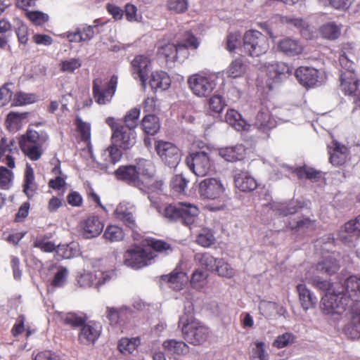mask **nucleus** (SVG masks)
<instances>
[{
	"label": "nucleus",
	"mask_w": 360,
	"mask_h": 360,
	"mask_svg": "<svg viewBox=\"0 0 360 360\" xmlns=\"http://www.w3.org/2000/svg\"><path fill=\"white\" fill-rule=\"evenodd\" d=\"M140 109L134 108L129 110L124 116V127L135 129L138 125L139 118L140 117Z\"/></svg>",
	"instance_id": "nucleus-59"
},
{
	"label": "nucleus",
	"mask_w": 360,
	"mask_h": 360,
	"mask_svg": "<svg viewBox=\"0 0 360 360\" xmlns=\"http://www.w3.org/2000/svg\"><path fill=\"white\" fill-rule=\"evenodd\" d=\"M13 84L6 83L0 87V107L9 103L13 96Z\"/></svg>",
	"instance_id": "nucleus-61"
},
{
	"label": "nucleus",
	"mask_w": 360,
	"mask_h": 360,
	"mask_svg": "<svg viewBox=\"0 0 360 360\" xmlns=\"http://www.w3.org/2000/svg\"><path fill=\"white\" fill-rule=\"evenodd\" d=\"M214 270L219 276L226 278H232L236 274L235 269L223 259H218Z\"/></svg>",
	"instance_id": "nucleus-56"
},
{
	"label": "nucleus",
	"mask_w": 360,
	"mask_h": 360,
	"mask_svg": "<svg viewBox=\"0 0 360 360\" xmlns=\"http://www.w3.org/2000/svg\"><path fill=\"white\" fill-rule=\"evenodd\" d=\"M246 148L243 144L234 146L221 148L219 150V155L228 162H236L245 158Z\"/></svg>",
	"instance_id": "nucleus-33"
},
{
	"label": "nucleus",
	"mask_w": 360,
	"mask_h": 360,
	"mask_svg": "<svg viewBox=\"0 0 360 360\" xmlns=\"http://www.w3.org/2000/svg\"><path fill=\"white\" fill-rule=\"evenodd\" d=\"M188 181L182 175L174 176L171 181V188L174 191L181 193L185 191Z\"/></svg>",
	"instance_id": "nucleus-64"
},
{
	"label": "nucleus",
	"mask_w": 360,
	"mask_h": 360,
	"mask_svg": "<svg viewBox=\"0 0 360 360\" xmlns=\"http://www.w3.org/2000/svg\"><path fill=\"white\" fill-rule=\"evenodd\" d=\"M181 51H184V56L188 54L186 45L168 43L158 47V54L164 57L167 61L174 62L179 58L178 55L181 54Z\"/></svg>",
	"instance_id": "nucleus-30"
},
{
	"label": "nucleus",
	"mask_w": 360,
	"mask_h": 360,
	"mask_svg": "<svg viewBox=\"0 0 360 360\" xmlns=\"http://www.w3.org/2000/svg\"><path fill=\"white\" fill-rule=\"evenodd\" d=\"M68 274V270L65 267L60 266L57 268L50 282L51 288L53 290L63 287L66 283Z\"/></svg>",
	"instance_id": "nucleus-53"
},
{
	"label": "nucleus",
	"mask_w": 360,
	"mask_h": 360,
	"mask_svg": "<svg viewBox=\"0 0 360 360\" xmlns=\"http://www.w3.org/2000/svg\"><path fill=\"white\" fill-rule=\"evenodd\" d=\"M155 257L153 252L149 249L134 247L124 253V263L127 266L138 269L150 264Z\"/></svg>",
	"instance_id": "nucleus-9"
},
{
	"label": "nucleus",
	"mask_w": 360,
	"mask_h": 360,
	"mask_svg": "<svg viewBox=\"0 0 360 360\" xmlns=\"http://www.w3.org/2000/svg\"><path fill=\"white\" fill-rule=\"evenodd\" d=\"M186 162L188 168L198 176H205L214 169L213 162L204 151L191 153Z\"/></svg>",
	"instance_id": "nucleus-10"
},
{
	"label": "nucleus",
	"mask_w": 360,
	"mask_h": 360,
	"mask_svg": "<svg viewBox=\"0 0 360 360\" xmlns=\"http://www.w3.org/2000/svg\"><path fill=\"white\" fill-rule=\"evenodd\" d=\"M193 312V303L188 302L184 314L179 317L178 325L184 339L191 345L199 346L209 340L211 330L204 323L195 319Z\"/></svg>",
	"instance_id": "nucleus-1"
},
{
	"label": "nucleus",
	"mask_w": 360,
	"mask_h": 360,
	"mask_svg": "<svg viewBox=\"0 0 360 360\" xmlns=\"http://www.w3.org/2000/svg\"><path fill=\"white\" fill-rule=\"evenodd\" d=\"M208 274L202 269H198L191 275V286L196 290H201L207 283Z\"/></svg>",
	"instance_id": "nucleus-48"
},
{
	"label": "nucleus",
	"mask_w": 360,
	"mask_h": 360,
	"mask_svg": "<svg viewBox=\"0 0 360 360\" xmlns=\"http://www.w3.org/2000/svg\"><path fill=\"white\" fill-rule=\"evenodd\" d=\"M56 245L44 235L38 236L34 241V247L45 252H52L56 250Z\"/></svg>",
	"instance_id": "nucleus-58"
},
{
	"label": "nucleus",
	"mask_w": 360,
	"mask_h": 360,
	"mask_svg": "<svg viewBox=\"0 0 360 360\" xmlns=\"http://www.w3.org/2000/svg\"><path fill=\"white\" fill-rule=\"evenodd\" d=\"M195 261L209 270L214 271L218 259L207 252H199L195 255Z\"/></svg>",
	"instance_id": "nucleus-54"
},
{
	"label": "nucleus",
	"mask_w": 360,
	"mask_h": 360,
	"mask_svg": "<svg viewBox=\"0 0 360 360\" xmlns=\"http://www.w3.org/2000/svg\"><path fill=\"white\" fill-rule=\"evenodd\" d=\"M141 345V339L136 338H122L119 340L118 349L122 354H132Z\"/></svg>",
	"instance_id": "nucleus-47"
},
{
	"label": "nucleus",
	"mask_w": 360,
	"mask_h": 360,
	"mask_svg": "<svg viewBox=\"0 0 360 360\" xmlns=\"http://www.w3.org/2000/svg\"><path fill=\"white\" fill-rule=\"evenodd\" d=\"M103 224L97 216H90L81 223L83 235L86 238L98 236L103 229Z\"/></svg>",
	"instance_id": "nucleus-27"
},
{
	"label": "nucleus",
	"mask_w": 360,
	"mask_h": 360,
	"mask_svg": "<svg viewBox=\"0 0 360 360\" xmlns=\"http://www.w3.org/2000/svg\"><path fill=\"white\" fill-rule=\"evenodd\" d=\"M225 191V186L219 178H206L199 184V194L203 199H218L223 195Z\"/></svg>",
	"instance_id": "nucleus-13"
},
{
	"label": "nucleus",
	"mask_w": 360,
	"mask_h": 360,
	"mask_svg": "<svg viewBox=\"0 0 360 360\" xmlns=\"http://www.w3.org/2000/svg\"><path fill=\"white\" fill-rule=\"evenodd\" d=\"M215 238L212 231L208 229H202L198 233L196 243L204 248H208L213 245Z\"/></svg>",
	"instance_id": "nucleus-57"
},
{
	"label": "nucleus",
	"mask_w": 360,
	"mask_h": 360,
	"mask_svg": "<svg viewBox=\"0 0 360 360\" xmlns=\"http://www.w3.org/2000/svg\"><path fill=\"white\" fill-rule=\"evenodd\" d=\"M278 49L287 56H294L302 53L304 47L297 40L285 37L281 39L277 44Z\"/></svg>",
	"instance_id": "nucleus-34"
},
{
	"label": "nucleus",
	"mask_w": 360,
	"mask_h": 360,
	"mask_svg": "<svg viewBox=\"0 0 360 360\" xmlns=\"http://www.w3.org/2000/svg\"><path fill=\"white\" fill-rule=\"evenodd\" d=\"M320 33L323 38L334 40L340 35L341 27L333 22H329L320 27Z\"/></svg>",
	"instance_id": "nucleus-50"
},
{
	"label": "nucleus",
	"mask_w": 360,
	"mask_h": 360,
	"mask_svg": "<svg viewBox=\"0 0 360 360\" xmlns=\"http://www.w3.org/2000/svg\"><path fill=\"white\" fill-rule=\"evenodd\" d=\"M141 126L144 132L150 135L155 134L160 127L158 117L153 114L144 116Z\"/></svg>",
	"instance_id": "nucleus-45"
},
{
	"label": "nucleus",
	"mask_w": 360,
	"mask_h": 360,
	"mask_svg": "<svg viewBox=\"0 0 360 360\" xmlns=\"http://www.w3.org/2000/svg\"><path fill=\"white\" fill-rule=\"evenodd\" d=\"M157 211L171 221H181L186 226L194 224L199 215L198 207L188 202L157 206Z\"/></svg>",
	"instance_id": "nucleus-3"
},
{
	"label": "nucleus",
	"mask_w": 360,
	"mask_h": 360,
	"mask_svg": "<svg viewBox=\"0 0 360 360\" xmlns=\"http://www.w3.org/2000/svg\"><path fill=\"white\" fill-rule=\"evenodd\" d=\"M155 150L161 160L169 167H176L181 160L179 149L172 143L164 141L155 142Z\"/></svg>",
	"instance_id": "nucleus-12"
},
{
	"label": "nucleus",
	"mask_w": 360,
	"mask_h": 360,
	"mask_svg": "<svg viewBox=\"0 0 360 360\" xmlns=\"http://www.w3.org/2000/svg\"><path fill=\"white\" fill-rule=\"evenodd\" d=\"M115 174L117 179L143 190L144 181L148 184L152 180L153 164L149 160H141L136 165L120 166Z\"/></svg>",
	"instance_id": "nucleus-2"
},
{
	"label": "nucleus",
	"mask_w": 360,
	"mask_h": 360,
	"mask_svg": "<svg viewBox=\"0 0 360 360\" xmlns=\"http://www.w3.org/2000/svg\"><path fill=\"white\" fill-rule=\"evenodd\" d=\"M338 289L342 293L348 297V302L351 305V314L353 315V309L359 305L360 307V276H351L343 283L340 284Z\"/></svg>",
	"instance_id": "nucleus-14"
},
{
	"label": "nucleus",
	"mask_w": 360,
	"mask_h": 360,
	"mask_svg": "<svg viewBox=\"0 0 360 360\" xmlns=\"http://www.w3.org/2000/svg\"><path fill=\"white\" fill-rule=\"evenodd\" d=\"M163 348L170 354L185 355L189 351L188 345L182 340L169 339L164 341Z\"/></svg>",
	"instance_id": "nucleus-41"
},
{
	"label": "nucleus",
	"mask_w": 360,
	"mask_h": 360,
	"mask_svg": "<svg viewBox=\"0 0 360 360\" xmlns=\"http://www.w3.org/2000/svg\"><path fill=\"white\" fill-rule=\"evenodd\" d=\"M340 269V264L335 257V254L324 258L318 262L315 266L311 268L314 273L322 274L326 275H333Z\"/></svg>",
	"instance_id": "nucleus-29"
},
{
	"label": "nucleus",
	"mask_w": 360,
	"mask_h": 360,
	"mask_svg": "<svg viewBox=\"0 0 360 360\" xmlns=\"http://www.w3.org/2000/svg\"><path fill=\"white\" fill-rule=\"evenodd\" d=\"M162 280L167 282L173 290L179 291L187 283L188 277L185 272L175 269L169 274L162 276Z\"/></svg>",
	"instance_id": "nucleus-35"
},
{
	"label": "nucleus",
	"mask_w": 360,
	"mask_h": 360,
	"mask_svg": "<svg viewBox=\"0 0 360 360\" xmlns=\"http://www.w3.org/2000/svg\"><path fill=\"white\" fill-rule=\"evenodd\" d=\"M244 52L250 56L258 57L267 52L269 44L266 36L256 30H250L245 32L243 37Z\"/></svg>",
	"instance_id": "nucleus-6"
},
{
	"label": "nucleus",
	"mask_w": 360,
	"mask_h": 360,
	"mask_svg": "<svg viewBox=\"0 0 360 360\" xmlns=\"http://www.w3.org/2000/svg\"><path fill=\"white\" fill-rule=\"evenodd\" d=\"M318 274H319L316 272L314 273L313 271L309 270L304 275L303 281L308 282L314 288L321 291H325L326 293L333 292V290L338 289V287H340V284H336L333 286L330 281L321 278Z\"/></svg>",
	"instance_id": "nucleus-32"
},
{
	"label": "nucleus",
	"mask_w": 360,
	"mask_h": 360,
	"mask_svg": "<svg viewBox=\"0 0 360 360\" xmlns=\"http://www.w3.org/2000/svg\"><path fill=\"white\" fill-rule=\"evenodd\" d=\"M131 71L133 77L139 78L143 87L146 85L148 74L151 70V60L148 55L141 54L134 57L131 62Z\"/></svg>",
	"instance_id": "nucleus-15"
},
{
	"label": "nucleus",
	"mask_w": 360,
	"mask_h": 360,
	"mask_svg": "<svg viewBox=\"0 0 360 360\" xmlns=\"http://www.w3.org/2000/svg\"><path fill=\"white\" fill-rule=\"evenodd\" d=\"M144 189L141 190L143 192H146L148 194V199L150 200L152 205L157 210V206H160L158 202L154 199L152 194L157 193L160 194L162 191V182L161 181H157L154 179V167L153 166V176L152 180L148 183L144 181Z\"/></svg>",
	"instance_id": "nucleus-42"
},
{
	"label": "nucleus",
	"mask_w": 360,
	"mask_h": 360,
	"mask_svg": "<svg viewBox=\"0 0 360 360\" xmlns=\"http://www.w3.org/2000/svg\"><path fill=\"white\" fill-rule=\"evenodd\" d=\"M247 70V65L241 59H236L229 65L226 70L228 77L237 78L242 77Z\"/></svg>",
	"instance_id": "nucleus-52"
},
{
	"label": "nucleus",
	"mask_w": 360,
	"mask_h": 360,
	"mask_svg": "<svg viewBox=\"0 0 360 360\" xmlns=\"http://www.w3.org/2000/svg\"><path fill=\"white\" fill-rule=\"evenodd\" d=\"M114 273L112 271H102L100 270L92 272H84L77 278V282L81 287L89 288L95 285L98 288L100 286L110 280Z\"/></svg>",
	"instance_id": "nucleus-16"
},
{
	"label": "nucleus",
	"mask_w": 360,
	"mask_h": 360,
	"mask_svg": "<svg viewBox=\"0 0 360 360\" xmlns=\"http://www.w3.org/2000/svg\"><path fill=\"white\" fill-rule=\"evenodd\" d=\"M135 207L126 202H120L114 211L115 217L122 221L127 227L133 229L136 227V220L134 216Z\"/></svg>",
	"instance_id": "nucleus-20"
},
{
	"label": "nucleus",
	"mask_w": 360,
	"mask_h": 360,
	"mask_svg": "<svg viewBox=\"0 0 360 360\" xmlns=\"http://www.w3.org/2000/svg\"><path fill=\"white\" fill-rule=\"evenodd\" d=\"M37 189L34 169L30 164L27 163L24 175L23 192L29 199H32L37 194Z\"/></svg>",
	"instance_id": "nucleus-37"
},
{
	"label": "nucleus",
	"mask_w": 360,
	"mask_h": 360,
	"mask_svg": "<svg viewBox=\"0 0 360 360\" xmlns=\"http://www.w3.org/2000/svg\"><path fill=\"white\" fill-rule=\"evenodd\" d=\"M340 88L346 95L354 94L358 88V80L354 72H342L340 74Z\"/></svg>",
	"instance_id": "nucleus-39"
},
{
	"label": "nucleus",
	"mask_w": 360,
	"mask_h": 360,
	"mask_svg": "<svg viewBox=\"0 0 360 360\" xmlns=\"http://www.w3.org/2000/svg\"><path fill=\"white\" fill-rule=\"evenodd\" d=\"M345 335L351 339L360 338V307L356 305L353 309L350 322L344 328Z\"/></svg>",
	"instance_id": "nucleus-38"
},
{
	"label": "nucleus",
	"mask_w": 360,
	"mask_h": 360,
	"mask_svg": "<svg viewBox=\"0 0 360 360\" xmlns=\"http://www.w3.org/2000/svg\"><path fill=\"white\" fill-rule=\"evenodd\" d=\"M208 105L210 112L219 113L224 109L225 102L221 96L214 95L209 99Z\"/></svg>",
	"instance_id": "nucleus-63"
},
{
	"label": "nucleus",
	"mask_w": 360,
	"mask_h": 360,
	"mask_svg": "<svg viewBox=\"0 0 360 360\" xmlns=\"http://www.w3.org/2000/svg\"><path fill=\"white\" fill-rule=\"evenodd\" d=\"M277 121L272 116L269 109L262 108L257 113L254 126L259 131L267 134L269 131L276 127Z\"/></svg>",
	"instance_id": "nucleus-21"
},
{
	"label": "nucleus",
	"mask_w": 360,
	"mask_h": 360,
	"mask_svg": "<svg viewBox=\"0 0 360 360\" xmlns=\"http://www.w3.org/2000/svg\"><path fill=\"white\" fill-rule=\"evenodd\" d=\"M48 140L49 136L46 133L28 129L26 134L20 138L19 146L27 158L32 161H37L44 153V146Z\"/></svg>",
	"instance_id": "nucleus-4"
},
{
	"label": "nucleus",
	"mask_w": 360,
	"mask_h": 360,
	"mask_svg": "<svg viewBox=\"0 0 360 360\" xmlns=\"http://www.w3.org/2000/svg\"><path fill=\"white\" fill-rule=\"evenodd\" d=\"M303 207V203L297 201H292L289 203H277L272 208L280 215L287 216L297 212Z\"/></svg>",
	"instance_id": "nucleus-44"
},
{
	"label": "nucleus",
	"mask_w": 360,
	"mask_h": 360,
	"mask_svg": "<svg viewBox=\"0 0 360 360\" xmlns=\"http://www.w3.org/2000/svg\"><path fill=\"white\" fill-rule=\"evenodd\" d=\"M37 100L38 96L35 94L18 91L13 95V105L22 106L32 104L37 102Z\"/></svg>",
	"instance_id": "nucleus-51"
},
{
	"label": "nucleus",
	"mask_w": 360,
	"mask_h": 360,
	"mask_svg": "<svg viewBox=\"0 0 360 360\" xmlns=\"http://www.w3.org/2000/svg\"><path fill=\"white\" fill-rule=\"evenodd\" d=\"M282 169L284 172L291 171L292 173L296 174L299 178L306 177L309 179H314L320 177V172L313 168H308L306 167L293 168L283 165Z\"/></svg>",
	"instance_id": "nucleus-49"
},
{
	"label": "nucleus",
	"mask_w": 360,
	"mask_h": 360,
	"mask_svg": "<svg viewBox=\"0 0 360 360\" xmlns=\"http://www.w3.org/2000/svg\"><path fill=\"white\" fill-rule=\"evenodd\" d=\"M117 82L116 75H112L108 82L101 77L94 79L92 92L94 100L98 105H107L112 101L117 90Z\"/></svg>",
	"instance_id": "nucleus-7"
},
{
	"label": "nucleus",
	"mask_w": 360,
	"mask_h": 360,
	"mask_svg": "<svg viewBox=\"0 0 360 360\" xmlns=\"http://www.w3.org/2000/svg\"><path fill=\"white\" fill-rule=\"evenodd\" d=\"M150 247L146 248L153 252V255L157 256V252L169 254L172 251V249L168 243L158 240H151L149 243Z\"/></svg>",
	"instance_id": "nucleus-60"
},
{
	"label": "nucleus",
	"mask_w": 360,
	"mask_h": 360,
	"mask_svg": "<svg viewBox=\"0 0 360 360\" xmlns=\"http://www.w3.org/2000/svg\"><path fill=\"white\" fill-rule=\"evenodd\" d=\"M348 297L339 289L326 292L321 299V309L326 314H342L347 308L351 309Z\"/></svg>",
	"instance_id": "nucleus-8"
},
{
	"label": "nucleus",
	"mask_w": 360,
	"mask_h": 360,
	"mask_svg": "<svg viewBox=\"0 0 360 360\" xmlns=\"http://www.w3.org/2000/svg\"><path fill=\"white\" fill-rule=\"evenodd\" d=\"M103 237L105 240L110 243L121 241L124 238V233L120 226L109 224L103 232Z\"/></svg>",
	"instance_id": "nucleus-46"
},
{
	"label": "nucleus",
	"mask_w": 360,
	"mask_h": 360,
	"mask_svg": "<svg viewBox=\"0 0 360 360\" xmlns=\"http://www.w3.org/2000/svg\"><path fill=\"white\" fill-rule=\"evenodd\" d=\"M360 234V214L354 220L345 224L338 231V238L345 243H350Z\"/></svg>",
	"instance_id": "nucleus-25"
},
{
	"label": "nucleus",
	"mask_w": 360,
	"mask_h": 360,
	"mask_svg": "<svg viewBox=\"0 0 360 360\" xmlns=\"http://www.w3.org/2000/svg\"><path fill=\"white\" fill-rule=\"evenodd\" d=\"M13 172L5 167H0V189L9 190L13 183Z\"/></svg>",
	"instance_id": "nucleus-55"
},
{
	"label": "nucleus",
	"mask_w": 360,
	"mask_h": 360,
	"mask_svg": "<svg viewBox=\"0 0 360 360\" xmlns=\"http://www.w3.org/2000/svg\"><path fill=\"white\" fill-rule=\"evenodd\" d=\"M226 122L234 128L236 131L240 132L250 131L252 125L250 124L242 117L239 112L234 109H229L225 115Z\"/></svg>",
	"instance_id": "nucleus-28"
},
{
	"label": "nucleus",
	"mask_w": 360,
	"mask_h": 360,
	"mask_svg": "<svg viewBox=\"0 0 360 360\" xmlns=\"http://www.w3.org/2000/svg\"><path fill=\"white\" fill-rule=\"evenodd\" d=\"M77 130L81 136L82 140L88 141L91 138V125L89 123L83 122L80 117L75 120Z\"/></svg>",
	"instance_id": "nucleus-62"
},
{
	"label": "nucleus",
	"mask_w": 360,
	"mask_h": 360,
	"mask_svg": "<svg viewBox=\"0 0 360 360\" xmlns=\"http://www.w3.org/2000/svg\"><path fill=\"white\" fill-rule=\"evenodd\" d=\"M328 153L330 155V162L334 166H341L344 165L349 158V151L348 148L333 140L332 143L328 145Z\"/></svg>",
	"instance_id": "nucleus-19"
},
{
	"label": "nucleus",
	"mask_w": 360,
	"mask_h": 360,
	"mask_svg": "<svg viewBox=\"0 0 360 360\" xmlns=\"http://www.w3.org/2000/svg\"><path fill=\"white\" fill-rule=\"evenodd\" d=\"M266 68L268 76L266 84L269 90H272L276 85L286 79L292 71L290 67L282 62L269 63Z\"/></svg>",
	"instance_id": "nucleus-11"
},
{
	"label": "nucleus",
	"mask_w": 360,
	"mask_h": 360,
	"mask_svg": "<svg viewBox=\"0 0 360 360\" xmlns=\"http://www.w3.org/2000/svg\"><path fill=\"white\" fill-rule=\"evenodd\" d=\"M150 86L155 91L167 90L171 85V79L164 71H156L152 73L149 81Z\"/></svg>",
	"instance_id": "nucleus-40"
},
{
	"label": "nucleus",
	"mask_w": 360,
	"mask_h": 360,
	"mask_svg": "<svg viewBox=\"0 0 360 360\" xmlns=\"http://www.w3.org/2000/svg\"><path fill=\"white\" fill-rule=\"evenodd\" d=\"M296 288L300 304L304 311H307L316 306L317 298L306 285L300 283L297 285Z\"/></svg>",
	"instance_id": "nucleus-36"
},
{
	"label": "nucleus",
	"mask_w": 360,
	"mask_h": 360,
	"mask_svg": "<svg viewBox=\"0 0 360 360\" xmlns=\"http://www.w3.org/2000/svg\"><path fill=\"white\" fill-rule=\"evenodd\" d=\"M235 186L242 192H251L257 188L255 179L246 171H238L234 174Z\"/></svg>",
	"instance_id": "nucleus-24"
},
{
	"label": "nucleus",
	"mask_w": 360,
	"mask_h": 360,
	"mask_svg": "<svg viewBox=\"0 0 360 360\" xmlns=\"http://www.w3.org/2000/svg\"><path fill=\"white\" fill-rule=\"evenodd\" d=\"M111 141L115 146H119L124 150L132 148L136 142L135 130L122 126L112 132Z\"/></svg>",
	"instance_id": "nucleus-17"
},
{
	"label": "nucleus",
	"mask_w": 360,
	"mask_h": 360,
	"mask_svg": "<svg viewBox=\"0 0 360 360\" xmlns=\"http://www.w3.org/2000/svg\"><path fill=\"white\" fill-rule=\"evenodd\" d=\"M101 332V326L100 323L89 322L82 326L79 334V340L84 345L94 343L99 338Z\"/></svg>",
	"instance_id": "nucleus-26"
},
{
	"label": "nucleus",
	"mask_w": 360,
	"mask_h": 360,
	"mask_svg": "<svg viewBox=\"0 0 360 360\" xmlns=\"http://www.w3.org/2000/svg\"><path fill=\"white\" fill-rule=\"evenodd\" d=\"M219 75V72L214 73L206 71L194 73L188 78V86L196 96L207 97L216 88Z\"/></svg>",
	"instance_id": "nucleus-5"
},
{
	"label": "nucleus",
	"mask_w": 360,
	"mask_h": 360,
	"mask_svg": "<svg viewBox=\"0 0 360 360\" xmlns=\"http://www.w3.org/2000/svg\"><path fill=\"white\" fill-rule=\"evenodd\" d=\"M56 257L58 259H70L78 255L79 250L76 243L58 245L56 246Z\"/></svg>",
	"instance_id": "nucleus-43"
},
{
	"label": "nucleus",
	"mask_w": 360,
	"mask_h": 360,
	"mask_svg": "<svg viewBox=\"0 0 360 360\" xmlns=\"http://www.w3.org/2000/svg\"><path fill=\"white\" fill-rule=\"evenodd\" d=\"M119 146H115L112 143L102 154V157L105 160L104 163H97V168L107 172L108 167V163L115 165L117 163L122 156V152Z\"/></svg>",
	"instance_id": "nucleus-31"
},
{
	"label": "nucleus",
	"mask_w": 360,
	"mask_h": 360,
	"mask_svg": "<svg viewBox=\"0 0 360 360\" xmlns=\"http://www.w3.org/2000/svg\"><path fill=\"white\" fill-rule=\"evenodd\" d=\"M133 316V310L127 306L120 308L107 307L106 316L112 325H122Z\"/></svg>",
	"instance_id": "nucleus-23"
},
{
	"label": "nucleus",
	"mask_w": 360,
	"mask_h": 360,
	"mask_svg": "<svg viewBox=\"0 0 360 360\" xmlns=\"http://www.w3.org/2000/svg\"><path fill=\"white\" fill-rule=\"evenodd\" d=\"M96 28V26L83 24L66 32L63 36L72 43L87 42L94 37Z\"/></svg>",
	"instance_id": "nucleus-18"
},
{
	"label": "nucleus",
	"mask_w": 360,
	"mask_h": 360,
	"mask_svg": "<svg viewBox=\"0 0 360 360\" xmlns=\"http://www.w3.org/2000/svg\"><path fill=\"white\" fill-rule=\"evenodd\" d=\"M295 76L305 87H314L319 82V70L310 67H300L295 70Z\"/></svg>",
	"instance_id": "nucleus-22"
}]
</instances>
